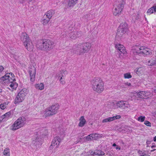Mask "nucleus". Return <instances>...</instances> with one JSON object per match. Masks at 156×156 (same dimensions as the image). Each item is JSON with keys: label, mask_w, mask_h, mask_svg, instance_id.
Returning a JSON list of instances; mask_svg holds the SVG:
<instances>
[{"label": "nucleus", "mask_w": 156, "mask_h": 156, "mask_svg": "<svg viewBox=\"0 0 156 156\" xmlns=\"http://www.w3.org/2000/svg\"><path fill=\"white\" fill-rule=\"evenodd\" d=\"M156 149H153V150H151V152H152L154 151H155V150H156Z\"/></svg>", "instance_id": "603ef678"}, {"label": "nucleus", "mask_w": 156, "mask_h": 156, "mask_svg": "<svg viewBox=\"0 0 156 156\" xmlns=\"http://www.w3.org/2000/svg\"><path fill=\"white\" fill-rule=\"evenodd\" d=\"M145 91H141L137 94L138 97L140 98H145Z\"/></svg>", "instance_id": "7c9ffc66"}, {"label": "nucleus", "mask_w": 156, "mask_h": 156, "mask_svg": "<svg viewBox=\"0 0 156 156\" xmlns=\"http://www.w3.org/2000/svg\"><path fill=\"white\" fill-rule=\"evenodd\" d=\"M115 148L116 150L119 149V150H120L121 149L120 147H119L118 146H116Z\"/></svg>", "instance_id": "09e8293b"}, {"label": "nucleus", "mask_w": 156, "mask_h": 156, "mask_svg": "<svg viewBox=\"0 0 156 156\" xmlns=\"http://www.w3.org/2000/svg\"><path fill=\"white\" fill-rule=\"evenodd\" d=\"M115 47L120 52L123 53V55L127 53V52L125 49V48L122 45L119 44H115Z\"/></svg>", "instance_id": "dca6fc26"}, {"label": "nucleus", "mask_w": 156, "mask_h": 156, "mask_svg": "<svg viewBox=\"0 0 156 156\" xmlns=\"http://www.w3.org/2000/svg\"><path fill=\"white\" fill-rule=\"evenodd\" d=\"M35 87L38 89L41 90H43L44 87V84L42 83H40L37 84H36L35 85Z\"/></svg>", "instance_id": "393cba45"}, {"label": "nucleus", "mask_w": 156, "mask_h": 156, "mask_svg": "<svg viewBox=\"0 0 156 156\" xmlns=\"http://www.w3.org/2000/svg\"><path fill=\"white\" fill-rule=\"evenodd\" d=\"M153 140L154 141H156V136L154 137Z\"/></svg>", "instance_id": "3c124183"}, {"label": "nucleus", "mask_w": 156, "mask_h": 156, "mask_svg": "<svg viewBox=\"0 0 156 156\" xmlns=\"http://www.w3.org/2000/svg\"><path fill=\"white\" fill-rule=\"evenodd\" d=\"M144 70V67L140 66L136 68L135 69V72L137 74L140 75L143 73Z\"/></svg>", "instance_id": "aec40b11"}, {"label": "nucleus", "mask_w": 156, "mask_h": 156, "mask_svg": "<svg viewBox=\"0 0 156 156\" xmlns=\"http://www.w3.org/2000/svg\"><path fill=\"white\" fill-rule=\"evenodd\" d=\"M29 37L28 35L25 32H23L22 33L21 38L22 39H28Z\"/></svg>", "instance_id": "473e14b6"}, {"label": "nucleus", "mask_w": 156, "mask_h": 156, "mask_svg": "<svg viewBox=\"0 0 156 156\" xmlns=\"http://www.w3.org/2000/svg\"><path fill=\"white\" fill-rule=\"evenodd\" d=\"M79 121L80 122L78 124V126L80 127H83L86 123V121L84 119V116H81L79 119Z\"/></svg>", "instance_id": "6ab92c4d"}, {"label": "nucleus", "mask_w": 156, "mask_h": 156, "mask_svg": "<svg viewBox=\"0 0 156 156\" xmlns=\"http://www.w3.org/2000/svg\"><path fill=\"white\" fill-rule=\"evenodd\" d=\"M132 51L135 55L143 54L148 55H151L152 53L151 50L149 48L137 45L133 46L132 48Z\"/></svg>", "instance_id": "7ed1b4c3"}, {"label": "nucleus", "mask_w": 156, "mask_h": 156, "mask_svg": "<svg viewBox=\"0 0 156 156\" xmlns=\"http://www.w3.org/2000/svg\"><path fill=\"white\" fill-rule=\"evenodd\" d=\"M59 106L58 104H53L48 108L45 109L42 112L45 117L56 114L59 108Z\"/></svg>", "instance_id": "423d86ee"}, {"label": "nucleus", "mask_w": 156, "mask_h": 156, "mask_svg": "<svg viewBox=\"0 0 156 156\" xmlns=\"http://www.w3.org/2000/svg\"><path fill=\"white\" fill-rule=\"evenodd\" d=\"M28 73L30 75V81L33 82L35 79V77L36 73V68L33 66H31L29 68Z\"/></svg>", "instance_id": "9b49d317"}, {"label": "nucleus", "mask_w": 156, "mask_h": 156, "mask_svg": "<svg viewBox=\"0 0 156 156\" xmlns=\"http://www.w3.org/2000/svg\"><path fill=\"white\" fill-rule=\"evenodd\" d=\"M65 70H63L62 71V72L61 73V74H62L61 75V77L59 79V80L60 82L62 84H64L65 83V82L64 80H63V77H64V76L65 75Z\"/></svg>", "instance_id": "c85d7f7f"}, {"label": "nucleus", "mask_w": 156, "mask_h": 156, "mask_svg": "<svg viewBox=\"0 0 156 156\" xmlns=\"http://www.w3.org/2000/svg\"><path fill=\"white\" fill-rule=\"evenodd\" d=\"M65 130L64 129H60V133L61 134H63L65 133Z\"/></svg>", "instance_id": "c03bdc74"}, {"label": "nucleus", "mask_w": 156, "mask_h": 156, "mask_svg": "<svg viewBox=\"0 0 156 156\" xmlns=\"http://www.w3.org/2000/svg\"><path fill=\"white\" fill-rule=\"evenodd\" d=\"M118 104L119 108L124 109H127L130 106L128 102L123 101H118Z\"/></svg>", "instance_id": "4468645a"}, {"label": "nucleus", "mask_w": 156, "mask_h": 156, "mask_svg": "<svg viewBox=\"0 0 156 156\" xmlns=\"http://www.w3.org/2000/svg\"><path fill=\"white\" fill-rule=\"evenodd\" d=\"M124 78L125 79H129L132 78V76L130 73H128L124 74Z\"/></svg>", "instance_id": "f704fd0d"}, {"label": "nucleus", "mask_w": 156, "mask_h": 156, "mask_svg": "<svg viewBox=\"0 0 156 156\" xmlns=\"http://www.w3.org/2000/svg\"><path fill=\"white\" fill-rule=\"evenodd\" d=\"M154 92L155 93H156V90H154Z\"/></svg>", "instance_id": "13d9d810"}, {"label": "nucleus", "mask_w": 156, "mask_h": 156, "mask_svg": "<svg viewBox=\"0 0 156 156\" xmlns=\"http://www.w3.org/2000/svg\"><path fill=\"white\" fill-rule=\"evenodd\" d=\"M3 154L4 156H10V152L9 148H5L3 151Z\"/></svg>", "instance_id": "c756f323"}, {"label": "nucleus", "mask_w": 156, "mask_h": 156, "mask_svg": "<svg viewBox=\"0 0 156 156\" xmlns=\"http://www.w3.org/2000/svg\"><path fill=\"white\" fill-rule=\"evenodd\" d=\"M4 69V68L3 66H0V73L2 72V71Z\"/></svg>", "instance_id": "a18cd8bd"}, {"label": "nucleus", "mask_w": 156, "mask_h": 156, "mask_svg": "<svg viewBox=\"0 0 156 156\" xmlns=\"http://www.w3.org/2000/svg\"><path fill=\"white\" fill-rule=\"evenodd\" d=\"M112 146H113V147H115V146H116L117 145H116V144H115L114 143L113 144Z\"/></svg>", "instance_id": "864d4df0"}, {"label": "nucleus", "mask_w": 156, "mask_h": 156, "mask_svg": "<svg viewBox=\"0 0 156 156\" xmlns=\"http://www.w3.org/2000/svg\"><path fill=\"white\" fill-rule=\"evenodd\" d=\"M24 45L29 51H31L33 50L34 46L30 40H26L23 43Z\"/></svg>", "instance_id": "ddd939ff"}, {"label": "nucleus", "mask_w": 156, "mask_h": 156, "mask_svg": "<svg viewBox=\"0 0 156 156\" xmlns=\"http://www.w3.org/2000/svg\"><path fill=\"white\" fill-rule=\"evenodd\" d=\"M93 90L98 94L102 93L104 90V83L102 80L99 77L94 78L91 81Z\"/></svg>", "instance_id": "f03ea898"}, {"label": "nucleus", "mask_w": 156, "mask_h": 156, "mask_svg": "<svg viewBox=\"0 0 156 156\" xmlns=\"http://www.w3.org/2000/svg\"><path fill=\"white\" fill-rule=\"evenodd\" d=\"M61 141V139L59 137H55L52 141L51 144L49 147L50 149L52 150L54 148H57Z\"/></svg>", "instance_id": "f8f14e48"}, {"label": "nucleus", "mask_w": 156, "mask_h": 156, "mask_svg": "<svg viewBox=\"0 0 156 156\" xmlns=\"http://www.w3.org/2000/svg\"><path fill=\"white\" fill-rule=\"evenodd\" d=\"M1 79L4 83L7 84L16 81L15 76L12 73H6L4 76L1 77Z\"/></svg>", "instance_id": "9d476101"}, {"label": "nucleus", "mask_w": 156, "mask_h": 156, "mask_svg": "<svg viewBox=\"0 0 156 156\" xmlns=\"http://www.w3.org/2000/svg\"><path fill=\"white\" fill-rule=\"evenodd\" d=\"M92 135L93 139H96L97 137H99V135L98 134L95 133L94 134H92Z\"/></svg>", "instance_id": "ea45409f"}, {"label": "nucleus", "mask_w": 156, "mask_h": 156, "mask_svg": "<svg viewBox=\"0 0 156 156\" xmlns=\"http://www.w3.org/2000/svg\"><path fill=\"white\" fill-rule=\"evenodd\" d=\"M118 104V101L114 100L111 103V105L114 109L117 108H119Z\"/></svg>", "instance_id": "b1692460"}, {"label": "nucleus", "mask_w": 156, "mask_h": 156, "mask_svg": "<svg viewBox=\"0 0 156 156\" xmlns=\"http://www.w3.org/2000/svg\"><path fill=\"white\" fill-rule=\"evenodd\" d=\"M92 155H103L105 154V153L100 150L95 151L94 152H92L91 153Z\"/></svg>", "instance_id": "4be33fe9"}, {"label": "nucleus", "mask_w": 156, "mask_h": 156, "mask_svg": "<svg viewBox=\"0 0 156 156\" xmlns=\"http://www.w3.org/2000/svg\"><path fill=\"white\" fill-rule=\"evenodd\" d=\"M149 142V141H147L146 143H147V144H148L149 143V142Z\"/></svg>", "instance_id": "4d7b16f0"}, {"label": "nucleus", "mask_w": 156, "mask_h": 156, "mask_svg": "<svg viewBox=\"0 0 156 156\" xmlns=\"http://www.w3.org/2000/svg\"><path fill=\"white\" fill-rule=\"evenodd\" d=\"M145 62L149 66L155 65H156V57H154L150 60H147Z\"/></svg>", "instance_id": "f3484780"}, {"label": "nucleus", "mask_w": 156, "mask_h": 156, "mask_svg": "<svg viewBox=\"0 0 156 156\" xmlns=\"http://www.w3.org/2000/svg\"><path fill=\"white\" fill-rule=\"evenodd\" d=\"M121 116L120 115H116L112 117H108L106 119H104L102 121V123L108 122H111L116 119H119L120 118Z\"/></svg>", "instance_id": "2eb2a0df"}, {"label": "nucleus", "mask_w": 156, "mask_h": 156, "mask_svg": "<svg viewBox=\"0 0 156 156\" xmlns=\"http://www.w3.org/2000/svg\"><path fill=\"white\" fill-rule=\"evenodd\" d=\"M78 0H67V5L70 7H73Z\"/></svg>", "instance_id": "a211bd4d"}, {"label": "nucleus", "mask_w": 156, "mask_h": 156, "mask_svg": "<svg viewBox=\"0 0 156 156\" xmlns=\"http://www.w3.org/2000/svg\"><path fill=\"white\" fill-rule=\"evenodd\" d=\"M73 51L72 50H70V52H71V54H73L72 52H73Z\"/></svg>", "instance_id": "5fc2aeb1"}, {"label": "nucleus", "mask_w": 156, "mask_h": 156, "mask_svg": "<svg viewBox=\"0 0 156 156\" xmlns=\"http://www.w3.org/2000/svg\"><path fill=\"white\" fill-rule=\"evenodd\" d=\"M156 8L154 6L151 7L150 9H149L147 12L149 14H151L153 13L154 12H156Z\"/></svg>", "instance_id": "a878e982"}, {"label": "nucleus", "mask_w": 156, "mask_h": 156, "mask_svg": "<svg viewBox=\"0 0 156 156\" xmlns=\"http://www.w3.org/2000/svg\"><path fill=\"white\" fill-rule=\"evenodd\" d=\"M153 94L149 91H145V98L147 99L153 96Z\"/></svg>", "instance_id": "cd10ccee"}, {"label": "nucleus", "mask_w": 156, "mask_h": 156, "mask_svg": "<svg viewBox=\"0 0 156 156\" xmlns=\"http://www.w3.org/2000/svg\"><path fill=\"white\" fill-rule=\"evenodd\" d=\"M34 139L33 140H35V142H37V141H39V138L37 137H36V139L35 140H34Z\"/></svg>", "instance_id": "49530a36"}, {"label": "nucleus", "mask_w": 156, "mask_h": 156, "mask_svg": "<svg viewBox=\"0 0 156 156\" xmlns=\"http://www.w3.org/2000/svg\"><path fill=\"white\" fill-rule=\"evenodd\" d=\"M27 93V90L23 89L18 93L15 100L14 103L15 104H19L22 102L24 99Z\"/></svg>", "instance_id": "1a4fd4ad"}, {"label": "nucleus", "mask_w": 156, "mask_h": 156, "mask_svg": "<svg viewBox=\"0 0 156 156\" xmlns=\"http://www.w3.org/2000/svg\"><path fill=\"white\" fill-rule=\"evenodd\" d=\"M138 153L140 155V156H147L146 153L140 150L138 151Z\"/></svg>", "instance_id": "58836bf2"}, {"label": "nucleus", "mask_w": 156, "mask_h": 156, "mask_svg": "<svg viewBox=\"0 0 156 156\" xmlns=\"http://www.w3.org/2000/svg\"><path fill=\"white\" fill-rule=\"evenodd\" d=\"M144 124L148 126H151V123L149 121L146 120L144 122Z\"/></svg>", "instance_id": "a19ab883"}, {"label": "nucleus", "mask_w": 156, "mask_h": 156, "mask_svg": "<svg viewBox=\"0 0 156 156\" xmlns=\"http://www.w3.org/2000/svg\"><path fill=\"white\" fill-rule=\"evenodd\" d=\"M62 70H61V71L59 73H58L57 74H56V76L57 77H58V78H59V77H61V75L62 74H61V73L62 72Z\"/></svg>", "instance_id": "37998d69"}, {"label": "nucleus", "mask_w": 156, "mask_h": 156, "mask_svg": "<svg viewBox=\"0 0 156 156\" xmlns=\"http://www.w3.org/2000/svg\"><path fill=\"white\" fill-rule=\"evenodd\" d=\"M54 44V42L50 40H47L45 41L40 40L37 42V47L39 50L48 52L53 49Z\"/></svg>", "instance_id": "f257e3e1"}, {"label": "nucleus", "mask_w": 156, "mask_h": 156, "mask_svg": "<svg viewBox=\"0 0 156 156\" xmlns=\"http://www.w3.org/2000/svg\"><path fill=\"white\" fill-rule=\"evenodd\" d=\"M125 84L126 85H127L129 86H130L131 85V84L130 83L128 82L126 83Z\"/></svg>", "instance_id": "de8ad7c7"}, {"label": "nucleus", "mask_w": 156, "mask_h": 156, "mask_svg": "<svg viewBox=\"0 0 156 156\" xmlns=\"http://www.w3.org/2000/svg\"><path fill=\"white\" fill-rule=\"evenodd\" d=\"M2 92V89L1 88H0V93L1 92Z\"/></svg>", "instance_id": "6e6d98bb"}, {"label": "nucleus", "mask_w": 156, "mask_h": 156, "mask_svg": "<svg viewBox=\"0 0 156 156\" xmlns=\"http://www.w3.org/2000/svg\"><path fill=\"white\" fill-rule=\"evenodd\" d=\"M11 112H8L5 114H4V115H3L1 117V118L2 119H4L6 118H8L10 116V115H11Z\"/></svg>", "instance_id": "2f4dec72"}, {"label": "nucleus", "mask_w": 156, "mask_h": 156, "mask_svg": "<svg viewBox=\"0 0 156 156\" xmlns=\"http://www.w3.org/2000/svg\"><path fill=\"white\" fill-rule=\"evenodd\" d=\"M123 53H122L121 52H119L118 55V57L120 58H123Z\"/></svg>", "instance_id": "79ce46f5"}, {"label": "nucleus", "mask_w": 156, "mask_h": 156, "mask_svg": "<svg viewBox=\"0 0 156 156\" xmlns=\"http://www.w3.org/2000/svg\"><path fill=\"white\" fill-rule=\"evenodd\" d=\"M9 84H10L9 86L13 89H16L18 86V84L15 81H14L12 83H9Z\"/></svg>", "instance_id": "bb28decb"}, {"label": "nucleus", "mask_w": 156, "mask_h": 156, "mask_svg": "<svg viewBox=\"0 0 156 156\" xmlns=\"http://www.w3.org/2000/svg\"><path fill=\"white\" fill-rule=\"evenodd\" d=\"M128 30L127 23L125 22L122 23L118 29L116 36L121 37L127 32Z\"/></svg>", "instance_id": "6e6552de"}, {"label": "nucleus", "mask_w": 156, "mask_h": 156, "mask_svg": "<svg viewBox=\"0 0 156 156\" xmlns=\"http://www.w3.org/2000/svg\"><path fill=\"white\" fill-rule=\"evenodd\" d=\"M26 122V119L24 117H20L16 120L11 126V129L13 131L16 130L24 126Z\"/></svg>", "instance_id": "0eeeda50"}, {"label": "nucleus", "mask_w": 156, "mask_h": 156, "mask_svg": "<svg viewBox=\"0 0 156 156\" xmlns=\"http://www.w3.org/2000/svg\"><path fill=\"white\" fill-rule=\"evenodd\" d=\"M50 20V19L48 18H47L44 19L42 21V23L44 25H47L48 24Z\"/></svg>", "instance_id": "72a5a7b5"}, {"label": "nucleus", "mask_w": 156, "mask_h": 156, "mask_svg": "<svg viewBox=\"0 0 156 156\" xmlns=\"http://www.w3.org/2000/svg\"><path fill=\"white\" fill-rule=\"evenodd\" d=\"M93 138L92 135V134H90L88 136H87L86 137V140L87 141H89L93 139Z\"/></svg>", "instance_id": "4c0bfd02"}, {"label": "nucleus", "mask_w": 156, "mask_h": 156, "mask_svg": "<svg viewBox=\"0 0 156 156\" xmlns=\"http://www.w3.org/2000/svg\"><path fill=\"white\" fill-rule=\"evenodd\" d=\"M145 118V117L144 116H140L138 118L137 120L141 122H143L144 121Z\"/></svg>", "instance_id": "c9c22d12"}, {"label": "nucleus", "mask_w": 156, "mask_h": 156, "mask_svg": "<svg viewBox=\"0 0 156 156\" xmlns=\"http://www.w3.org/2000/svg\"><path fill=\"white\" fill-rule=\"evenodd\" d=\"M115 8L113 11V14L115 16L120 15L123 9L125 4V0H114Z\"/></svg>", "instance_id": "39448f33"}, {"label": "nucleus", "mask_w": 156, "mask_h": 156, "mask_svg": "<svg viewBox=\"0 0 156 156\" xmlns=\"http://www.w3.org/2000/svg\"><path fill=\"white\" fill-rule=\"evenodd\" d=\"M54 14V11L51 10L48 11L44 16L46 15L48 18L50 19Z\"/></svg>", "instance_id": "412c9836"}, {"label": "nucleus", "mask_w": 156, "mask_h": 156, "mask_svg": "<svg viewBox=\"0 0 156 156\" xmlns=\"http://www.w3.org/2000/svg\"><path fill=\"white\" fill-rule=\"evenodd\" d=\"M131 16L133 20H138L140 18V15L137 12L133 13L132 15Z\"/></svg>", "instance_id": "5701e85b"}, {"label": "nucleus", "mask_w": 156, "mask_h": 156, "mask_svg": "<svg viewBox=\"0 0 156 156\" xmlns=\"http://www.w3.org/2000/svg\"><path fill=\"white\" fill-rule=\"evenodd\" d=\"M151 147L152 148H153L154 147H156V145H152Z\"/></svg>", "instance_id": "8fccbe9b"}, {"label": "nucleus", "mask_w": 156, "mask_h": 156, "mask_svg": "<svg viewBox=\"0 0 156 156\" xmlns=\"http://www.w3.org/2000/svg\"><path fill=\"white\" fill-rule=\"evenodd\" d=\"M7 104L6 103H4L3 104H2L0 105V108L2 109H4L6 107Z\"/></svg>", "instance_id": "e433bc0d"}, {"label": "nucleus", "mask_w": 156, "mask_h": 156, "mask_svg": "<svg viewBox=\"0 0 156 156\" xmlns=\"http://www.w3.org/2000/svg\"><path fill=\"white\" fill-rule=\"evenodd\" d=\"M91 47L90 43L88 42L78 44L76 46V49L75 51V53L77 55H83L89 51Z\"/></svg>", "instance_id": "20e7f679"}, {"label": "nucleus", "mask_w": 156, "mask_h": 156, "mask_svg": "<svg viewBox=\"0 0 156 156\" xmlns=\"http://www.w3.org/2000/svg\"><path fill=\"white\" fill-rule=\"evenodd\" d=\"M1 77L0 78V80H1Z\"/></svg>", "instance_id": "bf43d9fd"}]
</instances>
